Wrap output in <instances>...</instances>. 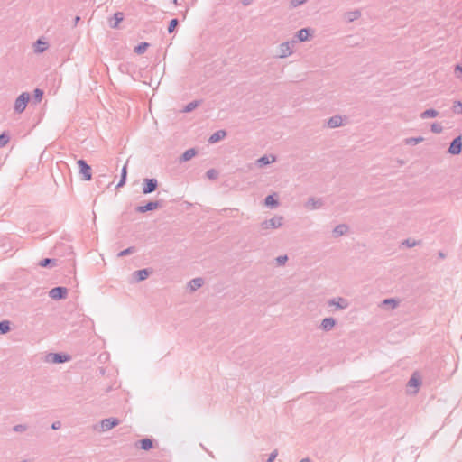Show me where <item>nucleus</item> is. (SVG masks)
Segmentation results:
<instances>
[{"label": "nucleus", "instance_id": "8", "mask_svg": "<svg viewBox=\"0 0 462 462\" xmlns=\"http://www.w3.org/2000/svg\"><path fill=\"white\" fill-rule=\"evenodd\" d=\"M462 152V136L455 137L448 147V152L452 155H457Z\"/></svg>", "mask_w": 462, "mask_h": 462}, {"label": "nucleus", "instance_id": "3", "mask_svg": "<svg viewBox=\"0 0 462 462\" xmlns=\"http://www.w3.org/2000/svg\"><path fill=\"white\" fill-rule=\"evenodd\" d=\"M79 173L82 176V180H90L92 179L91 167L87 163V162L83 159H79L77 162Z\"/></svg>", "mask_w": 462, "mask_h": 462}, {"label": "nucleus", "instance_id": "26", "mask_svg": "<svg viewBox=\"0 0 462 462\" xmlns=\"http://www.w3.org/2000/svg\"><path fill=\"white\" fill-rule=\"evenodd\" d=\"M439 115V112L433 108H430V109H426L425 111H423L421 114H420V118L421 119H426V118H434V117H437Z\"/></svg>", "mask_w": 462, "mask_h": 462}, {"label": "nucleus", "instance_id": "7", "mask_svg": "<svg viewBox=\"0 0 462 462\" xmlns=\"http://www.w3.org/2000/svg\"><path fill=\"white\" fill-rule=\"evenodd\" d=\"M162 206L161 200L149 201L145 205L137 206L135 211L138 213H145L155 210Z\"/></svg>", "mask_w": 462, "mask_h": 462}, {"label": "nucleus", "instance_id": "50", "mask_svg": "<svg viewBox=\"0 0 462 462\" xmlns=\"http://www.w3.org/2000/svg\"><path fill=\"white\" fill-rule=\"evenodd\" d=\"M438 256L440 259H444L446 257V254L442 251H439Z\"/></svg>", "mask_w": 462, "mask_h": 462}, {"label": "nucleus", "instance_id": "17", "mask_svg": "<svg viewBox=\"0 0 462 462\" xmlns=\"http://www.w3.org/2000/svg\"><path fill=\"white\" fill-rule=\"evenodd\" d=\"M226 136V132L225 130H218L210 135L208 138L209 143H215L221 140H223Z\"/></svg>", "mask_w": 462, "mask_h": 462}, {"label": "nucleus", "instance_id": "40", "mask_svg": "<svg viewBox=\"0 0 462 462\" xmlns=\"http://www.w3.org/2000/svg\"><path fill=\"white\" fill-rule=\"evenodd\" d=\"M43 97V91L40 88H36L33 91V98L36 102H41Z\"/></svg>", "mask_w": 462, "mask_h": 462}, {"label": "nucleus", "instance_id": "14", "mask_svg": "<svg viewBox=\"0 0 462 462\" xmlns=\"http://www.w3.org/2000/svg\"><path fill=\"white\" fill-rule=\"evenodd\" d=\"M336 324H337V320L334 318H332V317L325 318L322 319L319 328L328 332V331H330L336 326Z\"/></svg>", "mask_w": 462, "mask_h": 462}, {"label": "nucleus", "instance_id": "48", "mask_svg": "<svg viewBox=\"0 0 462 462\" xmlns=\"http://www.w3.org/2000/svg\"><path fill=\"white\" fill-rule=\"evenodd\" d=\"M277 455H278V451H277V450H273V451L270 454V456H269L268 459H271V460L273 462V460L276 458Z\"/></svg>", "mask_w": 462, "mask_h": 462}, {"label": "nucleus", "instance_id": "57", "mask_svg": "<svg viewBox=\"0 0 462 462\" xmlns=\"http://www.w3.org/2000/svg\"><path fill=\"white\" fill-rule=\"evenodd\" d=\"M20 462H31L30 460H27V459H24L23 461H20Z\"/></svg>", "mask_w": 462, "mask_h": 462}, {"label": "nucleus", "instance_id": "20", "mask_svg": "<svg viewBox=\"0 0 462 462\" xmlns=\"http://www.w3.org/2000/svg\"><path fill=\"white\" fill-rule=\"evenodd\" d=\"M272 159L270 160L269 159V156L268 155H263L262 157H260L259 159L256 160V165L260 168L263 167V166H266L273 162H275V156H271Z\"/></svg>", "mask_w": 462, "mask_h": 462}, {"label": "nucleus", "instance_id": "32", "mask_svg": "<svg viewBox=\"0 0 462 462\" xmlns=\"http://www.w3.org/2000/svg\"><path fill=\"white\" fill-rule=\"evenodd\" d=\"M11 330V322L9 320L0 321V334L4 335Z\"/></svg>", "mask_w": 462, "mask_h": 462}, {"label": "nucleus", "instance_id": "30", "mask_svg": "<svg viewBox=\"0 0 462 462\" xmlns=\"http://www.w3.org/2000/svg\"><path fill=\"white\" fill-rule=\"evenodd\" d=\"M126 178H127V165L125 164V166L122 168L120 180H119L116 188L123 187L126 182Z\"/></svg>", "mask_w": 462, "mask_h": 462}, {"label": "nucleus", "instance_id": "2", "mask_svg": "<svg viewBox=\"0 0 462 462\" xmlns=\"http://www.w3.org/2000/svg\"><path fill=\"white\" fill-rule=\"evenodd\" d=\"M29 100H30L29 93L23 92L21 95H19L14 102V111L18 114L23 113L25 110Z\"/></svg>", "mask_w": 462, "mask_h": 462}, {"label": "nucleus", "instance_id": "19", "mask_svg": "<svg viewBox=\"0 0 462 462\" xmlns=\"http://www.w3.org/2000/svg\"><path fill=\"white\" fill-rule=\"evenodd\" d=\"M197 154V150L195 148H190L186 150L180 156V162H188L191 160Z\"/></svg>", "mask_w": 462, "mask_h": 462}, {"label": "nucleus", "instance_id": "16", "mask_svg": "<svg viewBox=\"0 0 462 462\" xmlns=\"http://www.w3.org/2000/svg\"><path fill=\"white\" fill-rule=\"evenodd\" d=\"M136 446L143 450L148 451L153 448V439L149 438L142 439L136 443Z\"/></svg>", "mask_w": 462, "mask_h": 462}, {"label": "nucleus", "instance_id": "49", "mask_svg": "<svg viewBox=\"0 0 462 462\" xmlns=\"http://www.w3.org/2000/svg\"><path fill=\"white\" fill-rule=\"evenodd\" d=\"M455 71L456 72H460V74H462V63L461 64H457L455 68Z\"/></svg>", "mask_w": 462, "mask_h": 462}, {"label": "nucleus", "instance_id": "5", "mask_svg": "<svg viewBox=\"0 0 462 462\" xmlns=\"http://www.w3.org/2000/svg\"><path fill=\"white\" fill-rule=\"evenodd\" d=\"M49 296L55 300L66 299L68 296V289L63 286L54 287L49 291Z\"/></svg>", "mask_w": 462, "mask_h": 462}, {"label": "nucleus", "instance_id": "15", "mask_svg": "<svg viewBox=\"0 0 462 462\" xmlns=\"http://www.w3.org/2000/svg\"><path fill=\"white\" fill-rule=\"evenodd\" d=\"M323 200L321 199H315V198H309L307 203H306V208L313 210V209H318V208H320L322 206H323Z\"/></svg>", "mask_w": 462, "mask_h": 462}, {"label": "nucleus", "instance_id": "13", "mask_svg": "<svg viewBox=\"0 0 462 462\" xmlns=\"http://www.w3.org/2000/svg\"><path fill=\"white\" fill-rule=\"evenodd\" d=\"M152 273V270L148 268L141 269L133 273V277L134 282H142L146 280L149 275Z\"/></svg>", "mask_w": 462, "mask_h": 462}, {"label": "nucleus", "instance_id": "21", "mask_svg": "<svg viewBox=\"0 0 462 462\" xmlns=\"http://www.w3.org/2000/svg\"><path fill=\"white\" fill-rule=\"evenodd\" d=\"M399 304V300L393 299V298H388V299H384L381 304H380V307L382 308H391V309H395Z\"/></svg>", "mask_w": 462, "mask_h": 462}, {"label": "nucleus", "instance_id": "4", "mask_svg": "<svg viewBox=\"0 0 462 462\" xmlns=\"http://www.w3.org/2000/svg\"><path fill=\"white\" fill-rule=\"evenodd\" d=\"M158 180L154 178H145L143 180L142 191L143 194H150L158 189Z\"/></svg>", "mask_w": 462, "mask_h": 462}, {"label": "nucleus", "instance_id": "53", "mask_svg": "<svg viewBox=\"0 0 462 462\" xmlns=\"http://www.w3.org/2000/svg\"><path fill=\"white\" fill-rule=\"evenodd\" d=\"M97 184L98 186H101V184H103V181L100 179H98V180H97Z\"/></svg>", "mask_w": 462, "mask_h": 462}, {"label": "nucleus", "instance_id": "1", "mask_svg": "<svg viewBox=\"0 0 462 462\" xmlns=\"http://www.w3.org/2000/svg\"><path fill=\"white\" fill-rule=\"evenodd\" d=\"M71 359V356L64 353H49L45 356V361L52 364H62Z\"/></svg>", "mask_w": 462, "mask_h": 462}, {"label": "nucleus", "instance_id": "38", "mask_svg": "<svg viewBox=\"0 0 462 462\" xmlns=\"http://www.w3.org/2000/svg\"><path fill=\"white\" fill-rule=\"evenodd\" d=\"M423 140L424 139L421 136H419V137H410V138H406L405 139V143L406 144H410V145H415V144H418V143H421Z\"/></svg>", "mask_w": 462, "mask_h": 462}, {"label": "nucleus", "instance_id": "28", "mask_svg": "<svg viewBox=\"0 0 462 462\" xmlns=\"http://www.w3.org/2000/svg\"><path fill=\"white\" fill-rule=\"evenodd\" d=\"M361 16V12L359 10H354L346 13L345 17L348 22H353L358 19Z\"/></svg>", "mask_w": 462, "mask_h": 462}, {"label": "nucleus", "instance_id": "35", "mask_svg": "<svg viewBox=\"0 0 462 462\" xmlns=\"http://www.w3.org/2000/svg\"><path fill=\"white\" fill-rule=\"evenodd\" d=\"M421 382L420 378L416 377L414 374L409 379L407 385L409 387L418 388L420 385Z\"/></svg>", "mask_w": 462, "mask_h": 462}, {"label": "nucleus", "instance_id": "56", "mask_svg": "<svg viewBox=\"0 0 462 462\" xmlns=\"http://www.w3.org/2000/svg\"><path fill=\"white\" fill-rule=\"evenodd\" d=\"M100 178H104V179H106V174H103V175H101V176H100Z\"/></svg>", "mask_w": 462, "mask_h": 462}, {"label": "nucleus", "instance_id": "45", "mask_svg": "<svg viewBox=\"0 0 462 462\" xmlns=\"http://www.w3.org/2000/svg\"><path fill=\"white\" fill-rule=\"evenodd\" d=\"M307 0H291V6L295 8V7H298L301 5H303L304 3H306Z\"/></svg>", "mask_w": 462, "mask_h": 462}, {"label": "nucleus", "instance_id": "46", "mask_svg": "<svg viewBox=\"0 0 462 462\" xmlns=\"http://www.w3.org/2000/svg\"><path fill=\"white\" fill-rule=\"evenodd\" d=\"M37 44H39V45H40V44H42V45H43V47H38V48L36 49V52H42V51H45V50H46V48H47V46H46V42H42L41 40H38V41H37Z\"/></svg>", "mask_w": 462, "mask_h": 462}, {"label": "nucleus", "instance_id": "43", "mask_svg": "<svg viewBox=\"0 0 462 462\" xmlns=\"http://www.w3.org/2000/svg\"><path fill=\"white\" fill-rule=\"evenodd\" d=\"M288 261V256L286 254L280 255L276 258V263L278 265H283Z\"/></svg>", "mask_w": 462, "mask_h": 462}, {"label": "nucleus", "instance_id": "58", "mask_svg": "<svg viewBox=\"0 0 462 462\" xmlns=\"http://www.w3.org/2000/svg\"><path fill=\"white\" fill-rule=\"evenodd\" d=\"M266 462H273V461H272L271 459H267V461H266Z\"/></svg>", "mask_w": 462, "mask_h": 462}, {"label": "nucleus", "instance_id": "51", "mask_svg": "<svg viewBox=\"0 0 462 462\" xmlns=\"http://www.w3.org/2000/svg\"><path fill=\"white\" fill-rule=\"evenodd\" d=\"M242 3L245 5H247L251 3V0H242Z\"/></svg>", "mask_w": 462, "mask_h": 462}, {"label": "nucleus", "instance_id": "41", "mask_svg": "<svg viewBox=\"0 0 462 462\" xmlns=\"http://www.w3.org/2000/svg\"><path fill=\"white\" fill-rule=\"evenodd\" d=\"M430 130L435 134H440L443 130V127L439 123L435 122L431 124Z\"/></svg>", "mask_w": 462, "mask_h": 462}, {"label": "nucleus", "instance_id": "11", "mask_svg": "<svg viewBox=\"0 0 462 462\" xmlns=\"http://www.w3.org/2000/svg\"><path fill=\"white\" fill-rule=\"evenodd\" d=\"M120 420L116 418H107L101 420V430L102 431H107L117 425H119Z\"/></svg>", "mask_w": 462, "mask_h": 462}, {"label": "nucleus", "instance_id": "18", "mask_svg": "<svg viewBox=\"0 0 462 462\" xmlns=\"http://www.w3.org/2000/svg\"><path fill=\"white\" fill-rule=\"evenodd\" d=\"M348 231V226L346 224L337 225L332 231V235L334 237H339L345 235Z\"/></svg>", "mask_w": 462, "mask_h": 462}, {"label": "nucleus", "instance_id": "37", "mask_svg": "<svg viewBox=\"0 0 462 462\" xmlns=\"http://www.w3.org/2000/svg\"><path fill=\"white\" fill-rule=\"evenodd\" d=\"M452 112L457 115L462 114V102L459 100H456L452 106Z\"/></svg>", "mask_w": 462, "mask_h": 462}, {"label": "nucleus", "instance_id": "42", "mask_svg": "<svg viewBox=\"0 0 462 462\" xmlns=\"http://www.w3.org/2000/svg\"><path fill=\"white\" fill-rule=\"evenodd\" d=\"M206 175L209 180H216L218 177V171L215 169H210L206 172Z\"/></svg>", "mask_w": 462, "mask_h": 462}, {"label": "nucleus", "instance_id": "33", "mask_svg": "<svg viewBox=\"0 0 462 462\" xmlns=\"http://www.w3.org/2000/svg\"><path fill=\"white\" fill-rule=\"evenodd\" d=\"M420 244H421L420 240H413L411 238H407V239L403 240L402 243V245H405L406 247H409V248L416 246V245H420Z\"/></svg>", "mask_w": 462, "mask_h": 462}, {"label": "nucleus", "instance_id": "36", "mask_svg": "<svg viewBox=\"0 0 462 462\" xmlns=\"http://www.w3.org/2000/svg\"><path fill=\"white\" fill-rule=\"evenodd\" d=\"M179 20L177 18H173L170 21L167 31L169 33H172L175 32L177 26L179 25Z\"/></svg>", "mask_w": 462, "mask_h": 462}, {"label": "nucleus", "instance_id": "24", "mask_svg": "<svg viewBox=\"0 0 462 462\" xmlns=\"http://www.w3.org/2000/svg\"><path fill=\"white\" fill-rule=\"evenodd\" d=\"M124 20V14L117 12L114 14L113 20H110V27L117 28L118 24Z\"/></svg>", "mask_w": 462, "mask_h": 462}, {"label": "nucleus", "instance_id": "54", "mask_svg": "<svg viewBox=\"0 0 462 462\" xmlns=\"http://www.w3.org/2000/svg\"><path fill=\"white\" fill-rule=\"evenodd\" d=\"M172 3L176 5H180V3L179 2V0H172Z\"/></svg>", "mask_w": 462, "mask_h": 462}, {"label": "nucleus", "instance_id": "10", "mask_svg": "<svg viewBox=\"0 0 462 462\" xmlns=\"http://www.w3.org/2000/svg\"><path fill=\"white\" fill-rule=\"evenodd\" d=\"M313 32L314 31L311 28H302L299 30L295 34L296 42L309 41Z\"/></svg>", "mask_w": 462, "mask_h": 462}, {"label": "nucleus", "instance_id": "25", "mask_svg": "<svg viewBox=\"0 0 462 462\" xmlns=\"http://www.w3.org/2000/svg\"><path fill=\"white\" fill-rule=\"evenodd\" d=\"M204 283V280L202 278H194L189 282V288L191 291H194L198 289H199Z\"/></svg>", "mask_w": 462, "mask_h": 462}, {"label": "nucleus", "instance_id": "34", "mask_svg": "<svg viewBox=\"0 0 462 462\" xmlns=\"http://www.w3.org/2000/svg\"><path fill=\"white\" fill-rule=\"evenodd\" d=\"M10 141V135L8 132L4 131L0 134V148L5 147Z\"/></svg>", "mask_w": 462, "mask_h": 462}, {"label": "nucleus", "instance_id": "27", "mask_svg": "<svg viewBox=\"0 0 462 462\" xmlns=\"http://www.w3.org/2000/svg\"><path fill=\"white\" fill-rule=\"evenodd\" d=\"M200 103H201L200 100H194L192 102H189V104H187L183 107L182 112H184V113H190L194 109H196L200 105Z\"/></svg>", "mask_w": 462, "mask_h": 462}, {"label": "nucleus", "instance_id": "55", "mask_svg": "<svg viewBox=\"0 0 462 462\" xmlns=\"http://www.w3.org/2000/svg\"><path fill=\"white\" fill-rule=\"evenodd\" d=\"M79 20H80V17H79V16H76V17H75V23H77Z\"/></svg>", "mask_w": 462, "mask_h": 462}, {"label": "nucleus", "instance_id": "31", "mask_svg": "<svg viewBox=\"0 0 462 462\" xmlns=\"http://www.w3.org/2000/svg\"><path fill=\"white\" fill-rule=\"evenodd\" d=\"M149 43L146 42H140L137 46L134 47V52L136 54H143L146 51L147 48L149 47Z\"/></svg>", "mask_w": 462, "mask_h": 462}, {"label": "nucleus", "instance_id": "23", "mask_svg": "<svg viewBox=\"0 0 462 462\" xmlns=\"http://www.w3.org/2000/svg\"><path fill=\"white\" fill-rule=\"evenodd\" d=\"M342 125V117L339 116H334L328 121V126L330 128H336Z\"/></svg>", "mask_w": 462, "mask_h": 462}, {"label": "nucleus", "instance_id": "29", "mask_svg": "<svg viewBox=\"0 0 462 462\" xmlns=\"http://www.w3.org/2000/svg\"><path fill=\"white\" fill-rule=\"evenodd\" d=\"M264 204L267 206V207H270V208H275L279 205V201L278 199H276L274 198L273 195H268L266 196V198L264 199Z\"/></svg>", "mask_w": 462, "mask_h": 462}, {"label": "nucleus", "instance_id": "52", "mask_svg": "<svg viewBox=\"0 0 462 462\" xmlns=\"http://www.w3.org/2000/svg\"><path fill=\"white\" fill-rule=\"evenodd\" d=\"M300 462H311V460L309 457L302 458Z\"/></svg>", "mask_w": 462, "mask_h": 462}, {"label": "nucleus", "instance_id": "39", "mask_svg": "<svg viewBox=\"0 0 462 462\" xmlns=\"http://www.w3.org/2000/svg\"><path fill=\"white\" fill-rule=\"evenodd\" d=\"M136 251L134 246H130L121 252L118 253V257H124L129 254H134Z\"/></svg>", "mask_w": 462, "mask_h": 462}, {"label": "nucleus", "instance_id": "6", "mask_svg": "<svg viewBox=\"0 0 462 462\" xmlns=\"http://www.w3.org/2000/svg\"><path fill=\"white\" fill-rule=\"evenodd\" d=\"M283 217L280 216H275L269 220H265L261 223V228L263 230L269 228H278L282 225Z\"/></svg>", "mask_w": 462, "mask_h": 462}, {"label": "nucleus", "instance_id": "44", "mask_svg": "<svg viewBox=\"0 0 462 462\" xmlns=\"http://www.w3.org/2000/svg\"><path fill=\"white\" fill-rule=\"evenodd\" d=\"M15 432H23L27 430V426L25 424H17L13 428Z\"/></svg>", "mask_w": 462, "mask_h": 462}, {"label": "nucleus", "instance_id": "12", "mask_svg": "<svg viewBox=\"0 0 462 462\" xmlns=\"http://www.w3.org/2000/svg\"><path fill=\"white\" fill-rule=\"evenodd\" d=\"M328 305L329 307H333L334 306V307H336L338 310H344V309H346L348 307V301H347V300H346L344 298H341V297L333 298V299H330L328 301Z\"/></svg>", "mask_w": 462, "mask_h": 462}, {"label": "nucleus", "instance_id": "47", "mask_svg": "<svg viewBox=\"0 0 462 462\" xmlns=\"http://www.w3.org/2000/svg\"><path fill=\"white\" fill-rule=\"evenodd\" d=\"M61 427V423L60 421H54L52 424H51V429L53 430H59L60 428Z\"/></svg>", "mask_w": 462, "mask_h": 462}, {"label": "nucleus", "instance_id": "9", "mask_svg": "<svg viewBox=\"0 0 462 462\" xmlns=\"http://www.w3.org/2000/svg\"><path fill=\"white\" fill-rule=\"evenodd\" d=\"M295 42H296L295 40H292L291 42H282L279 45V57L280 58H286L289 55H291V52H292L291 46H293Z\"/></svg>", "mask_w": 462, "mask_h": 462}, {"label": "nucleus", "instance_id": "22", "mask_svg": "<svg viewBox=\"0 0 462 462\" xmlns=\"http://www.w3.org/2000/svg\"><path fill=\"white\" fill-rule=\"evenodd\" d=\"M38 264L42 268H51L57 265V259L44 258L41 260Z\"/></svg>", "mask_w": 462, "mask_h": 462}]
</instances>
